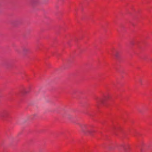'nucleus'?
<instances>
[{"label": "nucleus", "mask_w": 152, "mask_h": 152, "mask_svg": "<svg viewBox=\"0 0 152 152\" xmlns=\"http://www.w3.org/2000/svg\"><path fill=\"white\" fill-rule=\"evenodd\" d=\"M37 116V114H34L30 116H29V118L30 119H33L34 118L33 117L36 116Z\"/></svg>", "instance_id": "nucleus-4"}, {"label": "nucleus", "mask_w": 152, "mask_h": 152, "mask_svg": "<svg viewBox=\"0 0 152 152\" xmlns=\"http://www.w3.org/2000/svg\"><path fill=\"white\" fill-rule=\"evenodd\" d=\"M82 132L86 135H88L92 134V131L89 129H82Z\"/></svg>", "instance_id": "nucleus-1"}, {"label": "nucleus", "mask_w": 152, "mask_h": 152, "mask_svg": "<svg viewBox=\"0 0 152 152\" xmlns=\"http://www.w3.org/2000/svg\"><path fill=\"white\" fill-rule=\"evenodd\" d=\"M26 50V49H25L24 50V51H25Z\"/></svg>", "instance_id": "nucleus-6"}, {"label": "nucleus", "mask_w": 152, "mask_h": 152, "mask_svg": "<svg viewBox=\"0 0 152 152\" xmlns=\"http://www.w3.org/2000/svg\"><path fill=\"white\" fill-rule=\"evenodd\" d=\"M31 2L33 4H36L38 3L39 0H32Z\"/></svg>", "instance_id": "nucleus-3"}, {"label": "nucleus", "mask_w": 152, "mask_h": 152, "mask_svg": "<svg viewBox=\"0 0 152 152\" xmlns=\"http://www.w3.org/2000/svg\"><path fill=\"white\" fill-rule=\"evenodd\" d=\"M118 53H116L115 54V56L117 58H118Z\"/></svg>", "instance_id": "nucleus-5"}, {"label": "nucleus", "mask_w": 152, "mask_h": 152, "mask_svg": "<svg viewBox=\"0 0 152 152\" xmlns=\"http://www.w3.org/2000/svg\"><path fill=\"white\" fill-rule=\"evenodd\" d=\"M95 100L97 104H99L102 102V100L100 98H97L95 99Z\"/></svg>", "instance_id": "nucleus-2"}, {"label": "nucleus", "mask_w": 152, "mask_h": 152, "mask_svg": "<svg viewBox=\"0 0 152 152\" xmlns=\"http://www.w3.org/2000/svg\"><path fill=\"white\" fill-rule=\"evenodd\" d=\"M2 117H3V118H5V116H3Z\"/></svg>", "instance_id": "nucleus-7"}]
</instances>
